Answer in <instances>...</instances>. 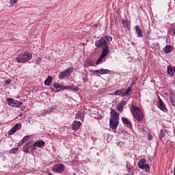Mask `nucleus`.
<instances>
[{
  "mask_svg": "<svg viewBox=\"0 0 175 175\" xmlns=\"http://www.w3.org/2000/svg\"><path fill=\"white\" fill-rule=\"evenodd\" d=\"M118 124H120V114L116 110L111 109L110 128L111 129H117Z\"/></svg>",
  "mask_w": 175,
  "mask_h": 175,
  "instance_id": "nucleus-1",
  "label": "nucleus"
},
{
  "mask_svg": "<svg viewBox=\"0 0 175 175\" xmlns=\"http://www.w3.org/2000/svg\"><path fill=\"white\" fill-rule=\"evenodd\" d=\"M130 111L133 118H135L137 121H138V122H142V121H143L144 114L142 113V110H140L139 107H137L135 105H132L130 107Z\"/></svg>",
  "mask_w": 175,
  "mask_h": 175,
  "instance_id": "nucleus-2",
  "label": "nucleus"
},
{
  "mask_svg": "<svg viewBox=\"0 0 175 175\" xmlns=\"http://www.w3.org/2000/svg\"><path fill=\"white\" fill-rule=\"evenodd\" d=\"M29 59H32V53L26 51L24 53H21L16 57V62L23 64L24 62H28Z\"/></svg>",
  "mask_w": 175,
  "mask_h": 175,
  "instance_id": "nucleus-3",
  "label": "nucleus"
},
{
  "mask_svg": "<svg viewBox=\"0 0 175 175\" xmlns=\"http://www.w3.org/2000/svg\"><path fill=\"white\" fill-rule=\"evenodd\" d=\"M73 69H75V68L70 67L66 68L64 71L62 72L59 75V80H63V79H65L66 76H70L73 72Z\"/></svg>",
  "mask_w": 175,
  "mask_h": 175,
  "instance_id": "nucleus-4",
  "label": "nucleus"
},
{
  "mask_svg": "<svg viewBox=\"0 0 175 175\" xmlns=\"http://www.w3.org/2000/svg\"><path fill=\"white\" fill-rule=\"evenodd\" d=\"M95 46H96V47H101V49L109 46V45H107V41H106L105 38H101L96 41Z\"/></svg>",
  "mask_w": 175,
  "mask_h": 175,
  "instance_id": "nucleus-5",
  "label": "nucleus"
},
{
  "mask_svg": "<svg viewBox=\"0 0 175 175\" xmlns=\"http://www.w3.org/2000/svg\"><path fill=\"white\" fill-rule=\"evenodd\" d=\"M52 170H53L55 173H62V172L65 170V165H64V164L56 165L53 167Z\"/></svg>",
  "mask_w": 175,
  "mask_h": 175,
  "instance_id": "nucleus-6",
  "label": "nucleus"
},
{
  "mask_svg": "<svg viewBox=\"0 0 175 175\" xmlns=\"http://www.w3.org/2000/svg\"><path fill=\"white\" fill-rule=\"evenodd\" d=\"M21 129V124H16L14 127L9 131L8 135H12L16 133L18 131Z\"/></svg>",
  "mask_w": 175,
  "mask_h": 175,
  "instance_id": "nucleus-7",
  "label": "nucleus"
},
{
  "mask_svg": "<svg viewBox=\"0 0 175 175\" xmlns=\"http://www.w3.org/2000/svg\"><path fill=\"white\" fill-rule=\"evenodd\" d=\"M29 148L33 150V144L31 142H27L23 148L24 152H29Z\"/></svg>",
  "mask_w": 175,
  "mask_h": 175,
  "instance_id": "nucleus-8",
  "label": "nucleus"
},
{
  "mask_svg": "<svg viewBox=\"0 0 175 175\" xmlns=\"http://www.w3.org/2000/svg\"><path fill=\"white\" fill-rule=\"evenodd\" d=\"M158 107L160 110L162 111H164V113L167 112V108H166V105H165V103H163V100L162 99L159 100V104Z\"/></svg>",
  "mask_w": 175,
  "mask_h": 175,
  "instance_id": "nucleus-9",
  "label": "nucleus"
},
{
  "mask_svg": "<svg viewBox=\"0 0 175 175\" xmlns=\"http://www.w3.org/2000/svg\"><path fill=\"white\" fill-rule=\"evenodd\" d=\"M81 126V123L77 120H75L72 124L71 128L72 131H79Z\"/></svg>",
  "mask_w": 175,
  "mask_h": 175,
  "instance_id": "nucleus-10",
  "label": "nucleus"
},
{
  "mask_svg": "<svg viewBox=\"0 0 175 175\" xmlns=\"http://www.w3.org/2000/svg\"><path fill=\"white\" fill-rule=\"evenodd\" d=\"M44 144H46L44 141L39 140V141L36 142L33 144V146L34 148H35V147H39L40 148H42V147H44Z\"/></svg>",
  "mask_w": 175,
  "mask_h": 175,
  "instance_id": "nucleus-11",
  "label": "nucleus"
},
{
  "mask_svg": "<svg viewBox=\"0 0 175 175\" xmlns=\"http://www.w3.org/2000/svg\"><path fill=\"white\" fill-rule=\"evenodd\" d=\"M122 121L124 124V125H126V126L128 127H131L132 128V122H131V120H129V119L126 118H122Z\"/></svg>",
  "mask_w": 175,
  "mask_h": 175,
  "instance_id": "nucleus-12",
  "label": "nucleus"
},
{
  "mask_svg": "<svg viewBox=\"0 0 175 175\" xmlns=\"http://www.w3.org/2000/svg\"><path fill=\"white\" fill-rule=\"evenodd\" d=\"M103 49V52L101 56L105 58V57H107L109 55V53H110V50H109V46H105Z\"/></svg>",
  "mask_w": 175,
  "mask_h": 175,
  "instance_id": "nucleus-13",
  "label": "nucleus"
},
{
  "mask_svg": "<svg viewBox=\"0 0 175 175\" xmlns=\"http://www.w3.org/2000/svg\"><path fill=\"white\" fill-rule=\"evenodd\" d=\"M114 95L119 96H125V90L120 89L115 91Z\"/></svg>",
  "mask_w": 175,
  "mask_h": 175,
  "instance_id": "nucleus-14",
  "label": "nucleus"
},
{
  "mask_svg": "<svg viewBox=\"0 0 175 175\" xmlns=\"http://www.w3.org/2000/svg\"><path fill=\"white\" fill-rule=\"evenodd\" d=\"M170 100L171 105L175 107V94L173 92H172L170 94Z\"/></svg>",
  "mask_w": 175,
  "mask_h": 175,
  "instance_id": "nucleus-15",
  "label": "nucleus"
},
{
  "mask_svg": "<svg viewBox=\"0 0 175 175\" xmlns=\"http://www.w3.org/2000/svg\"><path fill=\"white\" fill-rule=\"evenodd\" d=\"M55 88H56L57 91H61V90H66V86L60 85L57 83H55L53 84Z\"/></svg>",
  "mask_w": 175,
  "mask_h": 175,
  "instance_id": "nucleus-16",
  "label": "nucleus"
},
{
  "mask_svg": "<svg viewBox=\"0 0 175 175\" xmlns=\"http://www.w3.org/2000/svg\"><path fill=\"white\" fill-rule=\"evenodd\" d=\"M135 31L138 38H143V31H142V29L139 26H135Z\"/></svg>",
  "mask_w": 175,
  "mask_h": 175,
  "instance_id": "nucleus-17",
  "label": "nucleus"
},
{
  "mask_svg": "<svg viewBox=\"0 0 175 175\" xmlns=\"http://www.w3.org/2000/svg\"><path fill=\"white\" fill-rule=\"evenodd\" d=\"M146 165V159H141L139 162H138V166L139 167V169H144V166Z\"/></svg>",
  "mask_w": 175,
  "mask_h": 175,
  "instance_id": "nucleus-18",
  "label": "nucleus"
},
{
  "mask_svg": "<svg viewBox=\"0 0 175 175\" xmlns=\"http://www.w3.org/2000/svg\"><path fill=\"white\" fill-rule=\"evenodd\" d=\"M167 73L170 76H174V67L168 66L167 67Z\"/></svg>",
  "mask_w": 175,
  "mask_h": 175,
  "instance_id": "nucleus-19",
  "label": "nucleus"
},
{
  "mask_svg": "<svg viewBox=\"0 0 175 175\" xmlns=\"http://www.w3.org/2000/svg\"><path fill=\"white\" fill-rule=\"evenodd\" d=\"M164 53H172L173 48L170 45H167L163 48Z\"/></svg>",
  "mask_w": 175,
  "mask_h": 175,
  "instance_id": "nucleus-20",
  "label": "nucleus"
},
{
  "mask_svg": "<svg viewBox=\"0 0 175 175\" xmlns=\"http://www.w3.org/2000/svg\"><path fill=\"white\" fill-rule=\"evenodd\" d=\"M53 81V77L48 76L47 79L44 81L45 85H50Z\"/></svg>",
  "mask_w": 175,
  "mask_h": 175,
  "instance_id": "nucleus-21",
  "label": "nucleus"
},
{
  "mask_svg": "<svg viewBox=\"0 0 175 175\" xmlns=\"http://www.w3.org/2000/svg\"><path fill=\"white\" fill-rule=\"evenodd\" d=\"M16 100L12 98H7V103L8 106H12L13 107V105L14 104Z\"/></svg>",
  "mask_w": 175,
  "mask_h": 175,
  "instance_id": "nucleus-22",
  "label": "nucleus"
},
{
  "mask_svg": "<svg viewBox=\"0 0 175 175\" xmlns=\"http://www.w3.org/2000/svg\"><path fill=\"white\" fill-rule=\"evenodd\" d=\"M131 92H132V85H131L126 91L124 90V96L128 95H131Z\"/></svg>",
  "mask_w": 175,
  "mask_h": 175,
  "instance_id": "nucleus-23",
  "label": "nucleus"
},
{
  "mask_svg": "<svg viewBox=\"0 0 175 175\" xmlns=\"http://www.w3.org/2000/svg\"><path fill=\"white\" fill-rule=\"evenodd\" d=\"M23 105L22 102H19L18 100H15L14 105H12V107H21Z\"/></svg>",
  "mask_w": 175,
  "mask_h": 175,
  "instance_id": "nucleus-24",
  "label": "nucleus"
},
{
  "mask_svg": "<svg viewBox=\"0 0 175 175\" xmlns=\"http://www.w3.org/2000/svg\"><path fill=\"white\" fill-rule=\"evenodd\" d=\"M122 27L123 28H128L129 25V21L122 19Z\"/></svg>",
  "mask_w": 175,
  "mask_h": 175,
  "instance_id": "nucleus-25",
  "label": "nucleus"
},
{
  "mask_svg": "<svg viewBox=\"0 0 175 175\" xmlns=\"http://www.w3.org/2000/svg\"><path fill=\"white\" fill-rule=\"evenodd\" d=\"M95 64L94 61L92 60H88L85 63V66H93V65Z\"/></svg>",
  "mask_w": 175,
  "mask_h": 175,
  "instance_id": "nucleus-26",
  "label": "nucleus"
},
{
  "mask_svg": "<svg viewBox=\"0 0 175 175\" xmlns=\"http://www.w3.org/2000/svg\"><path fill=\"white\" fill-rule=\"evenodd\" d=\"M83 116H84V115L81 114H81H77L75 118L77 120H80V121H83L84 120V117Z\"/></svg>",
  "mask_w": 175,
  "mask_h": 175,
  "instance_id": "nucleus-27",
  "label": "nucleus"
},
{
  "mask_svg": "<svg viewBox=\"0 0 175 175\" xmlns=\"http://www.w3.org/2000/svg\"><path fill=\"white\" fill-rule=\"evenodd\" d=\"M29 139V135H26L25 136L21 141V144H24V143H25V142H28V140Z\"/></svg>",
  "mask_w": 175,
  "mask_h": 175,
  "instance_id": "nucleus-28",
  "label": "nucleus"
},
{
  "mask_svg": "<svg viewBox=\"0 0 175 175\" xmlns=\"http://www.w3.org/2000/svg\"><path fill=\"white\" fill-rule=\"evenodd\" d=\"M117 110L119 111L120 113H122V110H124V106L122 104H119L117 107Z\"/></svg>",
  "mask_w": 175,
  "mask_h": 175,
  "instance_id": "nucleus-29",
  "label": "nucleus"
},
{
  "mask_svg": "<svg viewBox=\"0 0 175 175\" xmlns=\"http://www.w3.org/2000/svg\"><path fill=\"white\" fill-rule=\"evenodd\" d=\"M18 151V147H15L10 150V154H16Z\"/></svg>",
  "mask_w": 175,
  "mask_h": 175,
  "instance_id": "nucleus-30",
  "label": "nucleus"
},
{
  "mask_svg": "<svg viewBox=\"0 0 175 175\" xmlns=\"http://www.w3.org/2000/svg\"><path fill=\"white\" fill-rule=\"evenodd\" d=\"M103 56L100 55L99 58L96 60V65H99L100 64L101 61L104 59Z\"/></svg>",
  "mask_w": 175,
  "mask_h": 175,
  "instance_id": "nucleus-31",
  "label": "nucleus"
},
{
  "mask_svg": "<svg viewBox=\"0 0 175 175\" xmlns=\"http://www.w3.org/2000/svg\"><path fill=\"white\" fill-rule=\"evenodd\" d=\"M66 90H72V91H79V88H73V86H68L66 87Z\"/></svg>",
  "mask_w": 175,
  "mask_h": 175,
  "instance_id": "nucleus-32",
  "label": "nucleus"
},
{
  "mask_svg": "<svg viewBox=\"0 0 175 175\" xmlns=\"http://www.w3.org/2000/svg\"><path fill=\"white\" fill-rule=\"evenodd\" d=\"M159 137V139H163V137H165V133L162 130L160 131Z\"/></svg>",
  "mask_w": 175,
  "mask_h": 175,
  "instance_id": "nucleus-33",
  "label": "nucleus"
},
{
  "mask_svg": "<svg viewBox=\"0 0 175 175\" xmlns=\"http://www.w3.org/2000/svg\"><path fill=\"white\" fill-rule=\"evenodd\" d=\"M110 72L109 70L107 69H101V75H107Z\"/></svg>",
  "mask_w": 175,
  "mask_h": 175,
  "instance_id": "nucleus-34",
  "label": "nucleus"
},
{
  "mask_svg": "<svg viewBox=\"0 0 175 175\" xmlns=\"http://www.w3.org/2000/svg\"><path fill=\"white\" fill-rule=\"evenodd\" d=\"M93 75H101V69L94 70Z\"/></svg>",
  "mask_w": 175,
  "mask_h": 175,
  "instance_id": "nucleus-35",
  "label": "nucleus"
},
{
  "mask_svg": "<svg viewBox=\"0 0 175 175\" xmlns=\"http://www.w3.org/2000/svg\"><path fill=\"white\" fill-rule=\"evenodd\" d=\"M144 169H146V172H150V165L146 163L144 165Z\"/></svg>",
  "mask_w": 175,
  "mask_h": 175,
  "instance_id": "nucleus-36",
  "label": "nucleus"
},
{
  "mask_svg": "<svg viewBox=\"0 0 175 175\" xmlns=\"http://www.w3.org/2000/svg\"><path fill=\"white\" fill-rule=\"evenodd\" d=\"M127 170L129 172V175H133V170L131 168H127Z\"/></svg>",
  "mask_w": 175,
  "mask_h": 175,
  "instance_id": "nucleus-37",
  "label": "nucleus"
},
{
  "mask_svg": "<svg viewBox=\"0 0 175 175\" xmlns=\"http://www.w3.org/2000/svg\"><path fill=\"white\" fill-rule=\"evenodd\" d=\"M105 38H106V39H107L109 42H110V40H113V38H111V36H105Z\"/></svg>",
  "mask_w": 175,
  "mask_h": 175,
  "instance_id": "nucleus-38",
  "label": "nucleus"
},
{
  "mask_svg": "<svg viewBox=\"0 0 175 175\" xmlns=\"http://www.w3.org/2000/svg\"><path fill=\"white\" fill-rule=\"evenodd\" d=\"M18 0H10V4L11 5H13V4H14V3H17V1H18Z\"/></svg>",
  "mask_w": 175,
  "mask_h": 175,
  "instance_id": "nucleus-39",
  "label": "nucleus"
},
{
  "mask_svg": "<svg viewBox=\"0 0 175 175\" xmlns=\"http://www.w3.org/2000/svg\"><path fill=\"white\" fill-rule=\"evenodd\" d=\"M172 33L175 35V25H172Z\"/></svg>",
  "mask_w": 175,
  "mask_h": 175,
  "instance_id": "nucleus-40",
  "label": "nucleus"
},
{
  "mask_svg": "<svg viewBox=\"0 0 175 175\" xmlns=\"http://www.w3.org/2000/svg\"><path fill=\"white\" fill-rule=\"evenodd\" d=\"M10 83H12V80L10 79L5 80V84H10Z\"/></svg>",
  "mask_w": 175,
  "mask_h": 175,
  "instance_id": "nucleus-41",
  "label": "nucleus"
},
{
  "mask_svg": "<svg viewBox=\"0 0 175 175\" xmlns=\"http://www.w3.org/2000/svg\"><path fill=\"white\" fill-rule=\"evenodd\" d=\"M83 83H87V82H88V78H87V77L83 78Z\"/></svg>",
  "mask_w": 175,
  "mask_h": 175,
  "instance_id": "nucleus-42",
  "label": "nucleus"
},
{
  "mask_svg": "<svg viewBox=\"0 0 175 175\" xmlns=\"http://www.w3.org/2000/svg\"><path fill=\"white\" fill-rule=\"evenodd\" d=\"M120 105H122V106L125 105V100H123L121 102V103H120Z\"/></svg>",
  "mask_w": 175,
  "mask_h": 175,
  "instance_id": "nucleus-43",
  "label": "nucleus"
},
{
  "mask_svg": "<svg viewBox=\"0 0 175 175\" xmlns=\"http://www.w3.org/2000/svg\"><path fill=\"white\" fill-rule=\"evenodd\" d=\"M23 144H21V141L18 144V146L20 147L21 146H23Z\"/></svg>",
  "mask_w": 175,
  "mask_h": 175,
  "instance_id": "nucleus-44",
  "label": "nucleus"
},
{
  "mask_svg": "<svg viewBox=\"0 0 175 175\" xmlns=\"http://www.w3.org/2000/svg\"><path fill=\"white\" fill-rule=\"evenodd\" d=\"M133 85H135V83L133 82L131 84L132 87L133 86Z\"/></svg>",
  "mask_w": 175,
  "mask_h": 175,
  "instance_id": "nucleus-45",
  "label": "nucleus"
},
{
  "mask_svg": "<svg viewBox=\"0 0 175 175\" xmlns=\"http://www.w3.org/2000/svg\"><path fill=\"white\" fill-rule=\"evenodd\" d=\"M174 175H175V167L174 168Z\"/></svg>",
  "mask_w": 175,
  "mask_h": 175,
  "instance_id": "nucleus-46",
  "label": "nucleus"
},
{
  "mask_svg": "<svg viewBox=\"0 0 175 175\" xmlns=\"http://www.w3.org/2000/svg\"><path fill=\"white\" fill-rule=\"evenodd\" d=\"M40 61H41L40 59H38V62H40Z\"/></svg>",
  "mask_w": 175,
  "mask_h": 175,
  "instance_id": "nucleus-47",
  "label": "nucleus"
},
{
  "mask_svg": "<svg viewBox=\"0 0 175 175\" xmlns=\"http://www.w3.org/2000/svg\"><path fill=\"white\" fill-rule=\"evenodd\" d=\"M149 140H151V137H149Z\"/></svg>",
  "mask_w": 175,
  "mask_h": 175,
  "instance_id": "nucleus-48",
  "label": "nucleus"
}]
</instances>
